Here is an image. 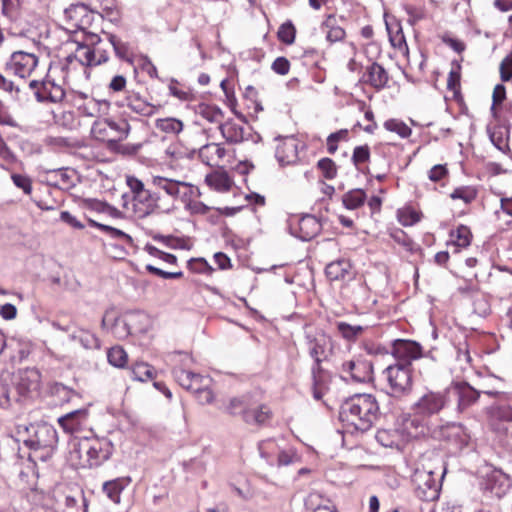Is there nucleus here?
Masks as SVG:
<instances>
[{
	"label": "nucleus",
	"instance_id": "nucleus-16",
	"mask_svg": "<svg viewBox=\"0 0 512 512\" xmlns=\"http://www.w3.org/2000/svg\"><path fill=\"white\" fill-rule=\"evenodd\" d=\"M58 423L67 433L75 434L82 432L89 426L88 409L83 408L67 413L58 419Z\"/></svg>",
	"mask_w": 512,
	"mask_h": 512
},
{
	"label": "nucleus",
	"instance_id": "nucleus-14",
	"mask_svg": "<svg viewBox=\"0 0 512 512\" xmlns=\"http://www.w3.org/2000/svg\"><path fill=\"white\" fill-rule=\"evenodd\" d=\"M445 395L441 392L428 391L414 404L415 412L422 416H431L439 413L445 406Z\"/></svg>",
	"mask_w": 512,
	"mask_h": 512
},
{
	"label": "nucleus",
	"instance_id": "nucleus-60",
	"mask_svg": "<svg viewBox=\"0 0 512 512\" xmlns=\"http://www.w3.org/2000/svg\"><path fill=\"white\" fill-rule=\"evenodd\" d=\"M200 114L209 122H219L222 118L221 110L212 106L200 107Z\"/></svg>",
	"mask_w": 512,
	"mask_h": 512
},
{
	"label": "nucleus",
	"instance_id": "nucleus-50",
	"mask_svg": "<svg viewBox=\"0 0 512 512\" xmlns=\"http://www.w3.org/2000/svg\"><path fill=\"white\" fill-rule=\"evenodd\" d=\"M277 34L281 42L290 45L295 41L296 29L290 21H287L279 27Z\"/></svg>",
	"mask_w": 512,
	"mask_h": 512
},
{
	"label": "nucleus",
	"instance_id": "nucleus-22",
	"mask_svg": "<svg viewBox=\"0 0 512 512\" xmlns=\"http://www.w3.org/2000/svg\"><path fill=\"white\" fill-rule=\"evenodd\" d=\"M166 163L173 169H177L191 158V152L181 143L173 142L165 149Z\"/></svg>",
	"mask_w": 512,
	"mask_h": 512
},
{
	"label": "nucleus",
	"instance_id": "nucleus-63",
	"mask_svg": "<svg viewBox=\"0 0 512 512\" xmlns=\"http://www.w3.org/2000/svg\"><path fill=\"white\" fill-rule=\"evenodd\" d=\"M91 53L96 61L95 66L106 62L109 58L108 50L102 46V43L91 45Z\"/></svg>",
	"mask_w": 512,
	"mask_h": 512
},
{
	"label": "nucleus",
	"instance_id": "nucleus-30",
	"mask_svg": "<svg viewBox=\"0 0 512 512\" xmlns=\"http://www.w3.org/2000/svg\"><path fill=\"white\" fill-rule=\"evenodd\" d=\"M205 182L210 188L218 192L229 191L233 184V181L228 173L222 169L215 170L212 173L206 175Z\"/></svg>",
	"mask_w": 512,
	"mask_h": 512
},
{
	"label": "nucleus",
	"instance_id": "nucleus-11",
	"mask_svg": "<svg viewBox=\"0 0 512 512\" xmlns=\"http://www.w3.org/2000/svg\"><path fill=\"white\" fill-rule=\"evenodd\" d=\"M306 339L309 353L316 362L326 359L333 353L332 339L324 331L309 327L306 330Z\"/></svg>",
	"mask_w": 512,
	"mask_h": 512
},
{
	"label": "nucleus",
	"instance_id": "nucleus-9",
	"mask_svg": "<svg viewBox=\"0 0 512 512\" xmlns=\"http://www.w3.org/2000/svg\"><path fill=\"white\" fill-rule=\"evenodd\" d=\"M82 449L88 455L89 468H92L109 459L113 451V445L106 438L84 437Z\"/></svg>",
	"mask_w": 512,
	"mask_h": 512
},
{
	"label": "nucleus",
	"instance_id": "nucleus-38",
	"mask_svg": "<svg viewBox=\"0 0 512 512\" xmlns=\"http://www.w3.org/2000/svg\"><path fill=\"white\" fill-rule=\"evenodd\" d=\"M350 264L346 260L331 262L326 266V275L330 280L336 281L344 279L349 273Z\"/></svg>",
	"mask_w": 512,
	"mask_h": 512
},
{
	"label": "nucleus",
	"instance_id": "nucleus-52",
	"mask_svg": "<svg viewBox=\"0 0 512 512\" xmlns=\"http://www.w3.org/2000/svg\"><path fill=\"white\" fill-rule=\"evenodd\" d=\"M188 268L194 273L211 275L214 268L203 258L191 259L188 262Z\"/></svg>",
	"mask_w": 512,
	"mask_h": 512
},
{
	"label": "nucleus",
	"instance_id": "nucleus-36",
	"mask_svg": "<svg viewBox=\"0 0 512 512\" xmlns=\"http://www.w3.org/2000/svg\"><path fill=\"white\" fill-rule=\"evenodd\" d=\"M506 98V87L501 83L496 84L492 92V105L490 109L494 118H498L502 111L505 112L504 102Z\"/></svg>",
	"mask_w": 512,
	"mask_h": 512
},
{
	"label": "nucleus",
	"instance_id": "nucleus-31",
	"mask_svg": "<svg viewBox=\"0 0 512 512\" xmlns=\"http://www.w3.org/2000/svg\"><path fill=\"white\" fill-rule=\"evenodd\" d=\"M126 316L133 333H146L153 326L152 318L145 312L135 311L126 314Z\"/></svg>",
	"mask_w": 512,
	"mask_h": 512
},
{
	"label": "nucleus",
	"instance_id": "nucleus-48",
	"mask_svg": "<svg viewBox=\"0 0 512 512\" xmlns=\"http://www.w3.org/2000/svg\"><path fill=\"white\" fill-rule=\"evenodd\" d=\"M132 375L135 380L145 382L153 378L154 369L147 363H136L132 368Z\"/></svg>",
	"mask_w": 512,
	"mask_h": 512
},
{
	"label": "nucleus",
	"instance_id": "nucleus-51",
	"mask_svg": "<svg viewBox=\"0 0 512 512\" xmlns=\"http://www.w3.org/2000/svg\"><path fill=\"white\" fill-rule=\"evenodd\" d=\"M113 334L119 338L124 339L128 335L133 334L130 324H128V318L125 315L122 318H117L112 328Z\"/></svg>",
	"mask_w": 512,
	"mask_h": 512
},
{
	"label": "nucleus",
	"instance_id": "nucleus-1",
	"mask_svg": "<svg viewBox=\"0 0 512 512\" xmlns=\"http://www.w3.org/2000/svg\"><path fill=\"white\" fill-rule=\"evenodd\" d=\"M379 415V405L371 394H357L343 402L339 419L349 433L366 432Z\"/></svg>",
	"mask_w": 512,
	"mask_h": 512
},
{
	"label": "nucleus",
	"instance_id": "nucleus-43",
	"mask_svg": "<svg viewBox=\"0 0 512 512\" xmlns=\"http://www.w3.org/2000/svg\"><path fill=\"white\" fill-rule=\"evenodd\" d=\"M72 339L79 342L85 349H96L99 347L98 338L88 330L80 329L72 334Z\"/></svg>",
	"mask_w": 512,
	"mask_h": 512
},
{
	"label": "nucleus",
	"instance_id": "nucleus-64",
	"mask_svg": "<svg viewBox=\"0 0 512 512\" xmlns=\"http://www.w3.org/2000/svg\"><path fill=\"white\" fill-rule=\"evenodd\" d=\"M500 78L503 82L510 81L512 79V61L506 56L500 63L499 66Z\"/></svg>",
	"mask_w": 512,
	"mask_h": 512
},
{
	"label": "nucleus",
	"instance_id": "nucleus-15",
	"mask_svg": "<svg viewBox=\"0 0 512 512\" xmlns=\"http://www.w3.org/2000/svg\"><path fill=\"white\" fill-rule=\"evenodd\" d=\"M483 490L491 496L501 498L504 496L511 487L510 478L499 470H493L485 477L483 483Z\"/></svg>",
	"mask_w": 512,
	"mask_h": 512
},
{
	"label": "nucleus",
	"instance_id": "nucleus-32",
	"mask_svg": "<svg viewBox=\"0 0 512 512\" xmlns=\"http://www.w3.org/2000/svg\"><path fill=\"white\" fill-rule=\"evenodd\" d=\"M443 435L448 441L455 443L460 448L466 446L470 440V435L465 427L456 423L447 425L443 430Z\"/></svg>",
	"mask_w": 512,
	"mask_h": 512
},
{
	"label": "nucleus",
	"instance_id": "nucleus-20",
	"mask_svg": "<svg viewBox=\"0 0 512 512\" xmlns=\"http://www.w3.org/2000/svg\"><path fill=\"white\" fill-rule=\"evenodd\" d=\"M176 381L186 390L196 394L204 386H211V379L192 373L187 370L177 369L174 371Z\"/></svg>",
	"mask_w": 512,
	"mask_h": 512
},
{
	"label": "nucleus",
	"instance_id": "nucleus-59",
	"mask_svg": "<svg viewBox=\"0 0 512 512\" xmlns=\"http://www.w3.org/2000/svg\"><path fill=\"white\" fill-rule=\"evenodd\" d=\"M370 158V149L367 145L355 147L352 160L355 165L366 163Z\"/></svg>",
	"mask_w": 512,
	"mask_h": 512
},
{
	"label": "nucleus",
	"instance_id": "nucleus-33",
	"mask_svg": "<svg viewBox=\"0 0 512 512\" xmlns=\"http://www.w3.org/2000/svg\"><path fill=\"white\" fill-rule=\"evenodd\" d=\"M271 417V410L266 405L252 407L249 403L243 412V420L248 424H264Z\"/></svg>",
	"mask_w": 512,
	"mask_h": 512
},
{
	"label": "nucleus",
	"instance_id": "nucleus-21",
	"mask_svg": "<svg viewBox=\"0 0 512 512\" xmlns=\"http://www.w3.org/2000/svg\"><path fill=\"white\" fill-rule=\"evenodd\" d=\"M276 158L281 165L293 164L298 160V141L293 138H285L276 148Z\"/></svg>",
	"mask_w": 512,
	"mask_h": 512
},
{
	"label": "nucleus",
	"instance_id": "nucleus-12",
	"mask_svg": "<svg viewBox=\"0 0 512 512\" xmlns=\"http://www.w3.org/2000/svg\"><path fill=\"white\" fill-rule=\"evenodd\" d=\"M38 65V57L25 51L13 52L6 62V70L20 78L30 77Z\"/></svg>",
	"mask_w": 512,
	"mask_h": 512
},
{
	"label": "nucleus",
	"instance_id": "nucleus-56",
	"mask_svg": "<svg viewBox=\"0 0 512 512\" xmlns=\"http://www.w3.org/2000/svg\"><path fill=\"white\" fill-rule=\"evenodd\" d=\"M108 41L110 45L113 47L116 55L121 59H126L128 57L129 48L128 45L121 40H119L113 34H107Z\"/></svg>",
	"mask_w": 512,
	"mask_h": 512
},
{
	"label": "nucleus",
	"instance_id": "nucleus-13",
	"mask_svg": "<svg viewBox=\"0 0 512 512\" xmlns=\"http://www.w3.org/2000/svg\"><path fill=\"white\" fill-rule=\"evenodd\" d=\"M73 42L76 44L73 57L84 66H95L96 61L91 53V45L101 44L100 36L92 32H84L83 36H76Z\"/></svg>",
	"mask_w": 512,
	"mask_h": 512
},
{
	"label": "nucleus",
	"instance_id": "nucleus-40",
	"mask_svg": "<svg viewBox=\"0 0 512 512\" xmlns=\"http://www.w3.org/2000/svg\"><path fill=\"white\" fill-rule=\"evenodd\" d=\"M366 193L362 189H353L343 195V204L347 209L354 210L364 204Z\"/></svg>",
	"mask_w": 512,
	"mask_h": 512
},
{
	"label": "nucleus",
	"instance_id": "nucleus-23",
	"mask_svg": "<svg viewBox=\"0 0 512 512\" xmlns=\"http://www.w3.org/2000/svg\"><path fill=\"white\" fill-rule=\"evenodd\" d=\"M83 438L73 439L69 442V451L67 454V461L69 464L76 468H89L88 455L82 449Z\"/></svg>",
	"mask_w": 512,
	"mask_h": 512
},
{
	"label": "nucleus",
	"instance_id": "nucleus-41",
	"mask_svg": "<svg viewBox=\"0 0 512 512\" xmlns=\"http://www.w3.org/2000/svg\"><path fill=\"white\" fill-rule=\"evenodd\" d=\"M89 223L100 229L101 231H103L104 233H106L107 235H109L111 238H114V239H117L119 241H122L123 243H126V244H132L133 242V239L130 235H128L127 233H125L124 231L120 230V229H117V228H114L112 226H109V225H105V224H101V223H98L94 220H89Z\"/></svg>",
	"mask_w": 512,
	"mask_h": 512
},
{
	"label": "nucleus",
	"instance_id": "nucleus-4",
	"mask_svg": "<svg viewBox=\"0 0 512 512\" xmlns=\"http://www.w3.org/2000/svg\"><path fill=\"white\" fill-rule=\"evenodd\" d=\"M387 381V393L395 398H402L412 391V371L408 364L388 366L383 372Z\"/></svg>",
	"mask_w": 512,
	"mask_h": 512
},
{
	"label": "nucleus",
	"instance_id": "nucleus-46",
	"mask_svg": "<svg viewBox=\"0 0 512 512\" xmlns=\"http://www.w3.org/2000/svg\"><path fill=\"white\" fill-rule=\"evenodd\" d=\"M488 414L491 420L512 422V407L509 405L492 406Z\"/></svg>",
	"mask_w": 512,
	"mask_h": 512
},
{
	"label": "nucleus",
	"instance_id": "nucleus-34",
	"mask_svg": "<svg viewBox=\"0 0 512 512\" xmlns=\"http://www.w3.org/2000/svg\"><path fill=\"white\" fill-rule=\"evenodd\" d=\"M130 483V478H116L103 484V492L115 504H119L121 493Z\"/></svg>",
	"mask_w": 512,
	"mask_h": 512
},
{
	"label": "nucleus",
	"instance_id": "nucleus-10",
	"mask_svg": "<svg viewBox=\"0 0 512 512\" xmlns=\"http://www.w3.org/2000/svg\"><path fill=\"white\" fill-rule=\"evenodd\" d=\"M33 435L24 442L32 450H44L46 455H50L57 443V432L48 424L31 426Z\"/></svg>",
	"mask_w": 512,
	"mask_h": 512
},
{
	"label": "nucleus",
	"instance_id": "nucleus-26",
	"mask_svg": "<svg viewBox=\"0 0 512 512\" xmlns=\"http://www.w3.org/2000/svg\"><path fill=\"white\" fill-rule=\"evenodd\" d=\"M471 240L472 233L470 229L467 226L460 225L450 232L447 245L454 248V253H458L462 248H467L471 244Z\"/></svg>",
	"mask_w": 512,
	"mask_h": 512
},
{
	"label": "nucleus",
	"instance_id": "nucleus-57",
	"mask_svg": "<svg viewBox=\"0 0 512 512\" xmlns=\"http://www.w3.org/2000/svg\"><path fill=\"white\" fill-rule=\"evenodd\" d=\"M348 137V131L346 129L339 130L335 133H331L327 138V149L328 152L333 154L337 150V143L342 140H346Z\"/></svg>",
	"mask_w": 512,
	"mask_h": 512
},
{
	"label": "nucleus",
	"instance_id": "nucleus-29",
	"mask_svg": "<svg viewBox=\"0 0 512 512\" xmlns=\"http://www.w3.org/2000/svg\"><path fill=\"white\" fill-rule=\"evenodd\" d=\"M124 105L130 110L143 116H150L155 111V106L144 100L138 93L129 92L124 99Z\"/></svg>",
	"mask_w": 512,
	"mask_h": 512
},
{
	"label": "nucleus",
	"instance_id": "nucleus-7",
	"mask_svg": "<svg viewBox=\"0 0 512 512\" xmlns=\"http://www.w3.org/2000/svg\"><path fill=\"white\" fill-rule=\"evenodd\" d=\"M129 130L130 126L124 120L116 122L109 119H98L91 127V135L96 140L115 143L125 139Z\"/></svg>",
	"mask_w": 512,
	"mask_h": 512
},
{
	"label": "nucleus",
	"instance_id": "nucleus-17",
	"mask_svg": "<svg viewBox=\"0 0 512 512\" xmlns=\"http://www.w3.org/2000/svg\"><path fill=\"white\" fill-rule=\"evenodd\" d=\"M342 372L345 379L356 382H367L372 379L373 366L366 360H350L342 364Z\"/></svg>",
	"mask_w": 512,
	"mask_h": 512
},
{
	"label": "nucleus",
	"instance_id": "nucleus-3",
	"mask_svg": "<svg viewBox=\"0 0 512 512\" xmlns=\"http://www.w3.org/2000/svg\"><path fill=\"white\" fill-rule=\"evenodd\" d=\"M41 374L35 368L19 369L12 378V389L5 394V404L12 400L29 398L36 394L40 388Z\"/></svg>",
	"mask_w": 512,
	"mask_h": 512
},
{
	"label": "nucleus",
	"instance_id": "nucleus-61",
	"mask_svg": "<svg viewBox=\"0 0 512 512\" xmlns=\"http://www.w3.org/2000/svg\"><path fill=\"white\" fill-rule=\"evenodd\" d=\"M448 176V169L446 165L437 164L434 165L428 171V178L433 182H439Z\"/></svg>",
	"mask_w": 512,
	"mask_h": 512
},
{
	"label": "nucleus",
	"instance_id": "nucleus-2",
	"mask_svg": "<svg viewBox=\"0 0 512 512\" xmlns=\"http://www.w3.org/2000/svg\"><path fill=\"white\" fill-rule=\"evenodd\" d=\"M151 183L159 192H164L169 199L161 196H153V211L158 210L161 213H171L177 209L176 202L183 201L184 198L195 193L196 186L181 180H176L163 176H154Z\"/></svg>",
	"mask_w": 512,
	"mask_h": 512
},
{
	"label": "nucleus",
	"instance_id": "nucleus-19",
	"mask_svg": "<svg viewBox=\"0 0 512 512\" xmlns=\"http://www.w3.org/2000/svg\"><path fill=\"white\" fill-rule=\"evenodd\" d=\"M392 354L397 360L403 361L402 364L410 366V361L421 357L422 350L414 341L398 339L393 343Z\"/></svg>",
	"mask_w": 512,
	"mask_h": 512
},
{
	"label": "nucleus",
	"instance_id": "nucleus-25",
	"mask_svg": "<svg viewBox=\"0 0 512 512\" xmlns=\"http://www.w3.org/2000/svg\"><path fill=\"white\" fill-rule=\"evenodd\" d=\"M225 149L217 143H209L199 150L202 162L209 166H219L225 157Z\"/></svg>",
	"mask_w": 512,
	"mask_h": 512
},
{
	"label": "nucleus",
	"instance_id": "nucleus-39",
	"mask_svg": "<svg viewBox=\"0 0 512 512\" xmlns=\"http://www.w3.org/2000/svg\"><path fill=\"white\" fill-rule=\"evenodd\" d=\"M299 228L304 240H310L320 231V223L313 216H305L299 222Z\"/></svg>",
	"mask_w": 512,
	"mask_h": 512
},
{
	"label": "nucleus",
	"instance_id": "nucleus-58",
	"mask_svg": "<svg viewBox=\"0 0 512 512\" xmlns=\"http://www.w3.org/2000/svg\"><path fill=\"white\" fill-rule=\"evenodd\" d=\"M318 167L327 179H333L336 176L337 169L335 163L329 159L324 158L318 162Z\"/></svg>",
	"mask_w": 512,
	"mask_h": 512
},
{
	"label": "nucleus",
	"instance_id": "nucleus-42",
	"mask_svg": "<svg viewBox=\"0 0 512 512\" xmlns=\"http://www.w3.org/2000/svg\"><path fill=\"white\" fill-rule=\"evenodd\" d=\"M155 126L158 130L173 135L179 134L184 127L183 122L177 118L157 119Z\"/></svg>",
	"mask_w": 512,
	"mask_h": 512
},
{
	"label": "nucleus",
	"instance_id": "nucleus-55",
	"mask_svg": "<svg viewBox=\"0 0 512 512\" xmlns=\"http://www.w3.org/2000/svg\"><path fill=\"white\" fill-rule=\"evenodd\" d=\"M327 391V384L326 379L323 375H314L313 376V386H312V392L313 397L316 400H321L322 397L325 395V392Z\"/></svg>",
	"mask_w": 512,
	"mask_h": 512
},
{
	"label": "nucleus",
	"instance_id": "nucleus-24",
	"mask_svg": "<svg viewBox=\"0 0 512 512\" xmlns=\"http://www.w3.org/2000/svg\"><path fill=\"white\" fill-rule=\"evenodd\" d=\"M321 30L325 33L326 40L330 44L342 41L345 38V30L339 25L334 14L328 15L321 24Z\"/></svg>",
	"mask_w": 512,
	"mask_h": 512
},
{
	"label": "nucleus",
	"instance_id": "nucleus-54",
	"mask_svg": "<svg viewBox=\"0 0 512 512\" xmlns=\"http://www.w3.org/2000/svg\"><path fill=\"white\" fill-rule=\"evenodd\" d=\"M248 399L246 397L232 398L227 406V411L232 415H241L246 411L248 406Z\"/></svg>",
	"mask_w": 512,
	"mask_h": 512
},
{
	"label": "nucleus",
	"instance_id": "nucleus-27",
	"mask_svg": "<svg viewBox=\"0 0 512 512\" xmlns=\"http://www.w3.org/2000/svg\"><path fill=\"white\" fill-rule=\"evenodd\" d=\"M110 103L107 100H99L95 98H85L79 106V110L89 117H101L108 114Z\"/></svg>",
	"mask_w": 512,
	"mask_h": 512
},
{
	"label": "nucleus",
	"instance_id": "nucleus-8",
	"mask_svg": "<svg viewBox=\"0 0 512 512\" xmlns=\"http://www.w3.org/2000/svg\"><path fill=\"white\" fill-rule=\"evenodd\" d=\"M128 187L134 194L133 211L137 218H144L153 213V195L144 188L142 181L133 176L126 179Z\"/></svg>",
	"mask_w": 512,
	"mask_h": 512
},
{
	"label": "nucleus",
	"instance_id": "nucleus-49",
	"mask_svg": "<svg viewBox=\"0 0 512 512\" xmlns=\"http://www.w3.org/2000/svg\"><path fill=\"white\" fill-rule=\"evenodd\" d=\"M107 357L109 363L118 368L124 367L128 360L127 353L120 346L112 347L108 351Z\"/></svg>",
	"mask_w": 512,
	"mask_h": 512
},
{
	"label": "nucleus",
	"instance_id": "nucleus-5",
	"mask_svg": "<svg viewBox=\"0 0 512 512\" xmlns=\"http://www.w3.org/2000/svg\"><path fill=\"white\" fill-rule=\"evenodd\" d=\"M98 15L91 11L84 4H74L65 9L63 24L64 29L71 34L80 32L83 36L84 32L92 25L93 21Z\"/></svg>",
	"mask_w": 512,
	"mask_h": 512
},
{
	"label": "nucleus",
	"instance_id": "nucleus-6",
	"mask_svg": "<svg viewBox=\"0 0 512 512\" xmlns=\"http://www.w3.org/2000/svg\"><path fill=\"white\" fill-rule=\"evenodd\" d=\"M412 483L416 495L424 501L436 500L439 496L441 483L431 469L417 468L412 475Z\"/></svg>",
	"mask_w": 512,
	"mask_h": 512
},
{
	"label": "nucleus",
	"instance_id": "nucleus-62",
	"mask_svg": "<svg viewBox=\"0 0 512 512\" xmlns=\"http://www.w3.org/2000/svg\"><path fill=\"white\" fill-rule=\"evenodd\" d=\"M474 312L479 316H486L490 312V306L484 295H478L473 302Z\"/></svg>",
	"mask_w": 512,
	"mask_h": 512
},
{
	"label": "nucleus",
	"instance_id": "nucleus-18",
	"mask_svg": "<svg viewBox=\"0 0 512 512\" xmlns=\"http://www.w3.org/2000/svg\"><path fill=\"white\" fill-rule=\"evenodd\" d=\"M32 88H36L35 95L38 101H50L58 103L65 97L62 86L56 84L50 79L44 80L40 85L35 81L30 82Z\"/></svg>",
	"mask_w": 512,
	"mask_h": 512
},
{
	"label": "nucleus",
	"instance_id": "nucleus-53",
	"mask_svg": "<svg viewBox=\"0 0 512 512\" xmlns=\"http://www.w3.org/2000/svg\"><path fill=\"white\" fill-rule=\"evenodd\" d=\"M476 195L474 188L466 186L456 188L450 196L453 200H462L464 203L468 204L476 198Z\"/></svg>",
	"mask_w": 512,
	"mask_h": 512
},
{
	"label": "nucleus",
	"instance_id": "nucleus-37",
	"mask_svg": "<svg viewBox=\"0 0 512 512\" xmlns=\"http://www.w3.org/2000/svg\"><path fill=\"white\" fill-rule=\"evenodd\" d=\"M200 196L201 192L199 188L196 186L195 193H192L191 195L183 199L182 203L190 213L203 215L206 214L211 209L208 205L204 204L199 200Z\"/></svg>",
	"mask_w": 512,
	"mask_h": 512
},
{
	"label": "nucleus",
	"instance_id": "nucleus-47",
	"mask_svg": "<svg viewBox=\"0 0 512 512\" xmlns=\"http://www.w3.org/2000/svg\"><path fill=\"white\" fill-rule=\"evenodd\" d=\"M397 218L403 226H412L420 221V213L413 208L405 207L398 210Z\"/></svg>",
	"mask_w": 512,
	"mask_h": 512
},
{
	"label": "nucleus",
	"instance_id": "nucleus-44",
	"mask_svg": "<svg viewBox=\"0 0 512 512\" xmlns=\"http://www.w3.org/2000/svg\"><path fill=\"white\" fill-rule=\"evenodd\" d=\"M336 328L340 335L348 341L356 340L364 331L360 325H350L343 321L337 322Z\"/></svg>",
	"mask_w": 512,
	"mask_h": 512
},
{
	"label": "nucleus",
	"instance_id": "nucleus-28",
	"mask_svg": "<svg viewBox=\"0 0 512 512\" xmlns=\"http://www.w3.org/2000/svg\"><path fill=\"white\" fill-rule=\"evenodd\" d=\"M364 77V81L377 90L384 88L389 80L388 73L378 63L371 64Z\"/></svg>",
	"mask_w": 512,
	"mask_h": 512
},
{
	"label": "nucleus",
	"instance_id": "nucleus-35",
	"mask_svg": "<svg viewBox=\"0 0 512 512\" xmlns=\"http://www.w3.org/2000/svg\"><path fill=\"white\" fill-rule=\"evenodd\" d=\"M222 136L230 143H239L244 138L243 127L234 121H226L219 127Z\"/></svg>",
	"mask_w": 512,
	"mask_h": 512
},
{
	"label": "nucleus",
	"instance_id": "nucleus-45",
	"mask_svg": "<svg viewBox=\"0 0 512 512\" xmlns=\"http://www.w3.org/2000/svg\"><path fill=\"white\" fill-rule=\"evenodd\" d=\"M384 128L390 132H394L401 138H407L411 135V128L401 120L389 119L384 122Z\"/></svg>",
	"mask_w": 512,
	"mask_h": 512
}]
</instances>
